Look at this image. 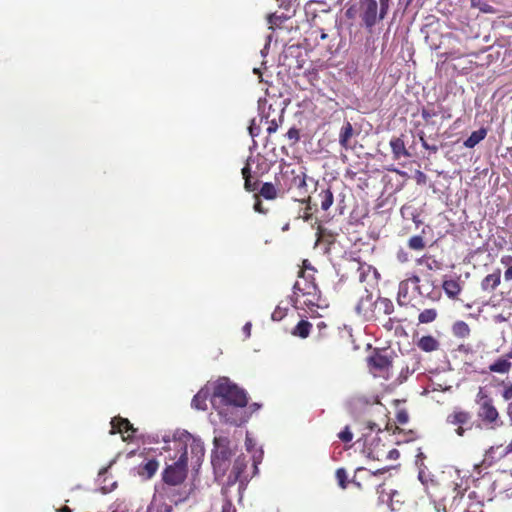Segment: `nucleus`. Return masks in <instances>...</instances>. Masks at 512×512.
Returning a JSON list of instances; mask_svg holds the SVG:
<instances>
[{
    "mask_svg": "<svg viewBox=\"0 0 512 512\" xmlns=\"http://www.w3.org/2000/svg\"><path fill=\"white\" fill-rule=\"evenodd\" d=\"M255 199L256 201L254 203V210L258 213L266 214L268 210L263 207L262 202L257 194L255 195Z\"/></svg>",
    "mask_w": 512,
    "mask_h": 512,
    "instance_id": "603ef678",
    "label": "nucleus"
},
{
    "mask_svg": "<svg viewBox=\"0 0 512 512\" xmlns=\"http://www.w3.org/2000/svg\"><path fill=\"white\" fill-rule=\"evenodd\" d=\"M397 258L400 262H406L408 261V255L404 251H399L397 254Z\"/></svg>",
    "mask_w": 512,
    "mask_h": 512,
    "instance_id": "052dcab7",
    "label": "nucleus"
},
{
    "mask_svg": "<svg viewBox=\"0 0 512 512\" xmlns=\"http://www.w3.org/2000/svg\"><path fill=\"white\" fill-rule=\"evenodd\" d=\"M159 468V462L156 459H149L137 467V473L143 479H151Z\"/></svg>",
    "mask_w": 512,
    "mask_h": 512,
    "instance_id": "a211bd4d",
    "label": "nucleus"
},
{
    "mask_svg": "<svg viewBox=\"0 0 512 512\" xmlns=\"http://www.w3.org/2000/svg\"><path fill=\"white\" fill-rule=\"evenodd\" d=\"M257 187H258V181L252 182L251 178L244 180V188L246 191L254 192L255 190H257Z\"/></svg>",
    "mask_w": 512,
    "mask_h": 512,
    "instance_id": "3c124183",
    "label": "nucleus"
},
{
    "mask_svg": "<svg viewBox=\"0 0 512 512\" xmlns=\"http://www.w3.org/2000/svg\"><path fill=\"white\" fill-rule=\"evenodd\" d=\"M232 509V504L230 501H227L224 505H223V511L222 512H230V510Z\"/></svg>",
    "mask_w": 512,
    "mask_h": 512,
    "instance_id": "0e129e2a",
    "label": "nucleus"
},
{
    "mask_svg": "<svg viewBox=\"0 0 512 512\" xmlns=\"http://www.w3.org/2000/svg\"><path fill=\"white\" fill-rule=\"evenodd\" d=\"M426 264L429 270H437L440 269L441 263L436 259H432L430 256L424 255L423 257L417 259V264Z\"/></svg>",
    "mask_w": 512,
    "mask_h": 512,
    "instance_id": "c9c22d12",
    "label": "nucleus"
},
{
    "mask_svg": "<svg viewBox=\"0 0 512 512\" xmlns=\"http://www.w3.org/2000/svg\"><path fill=\"white\" fill-rule=\"evenodd\" d=\"M502 397L504 398V400L512 399V384L504 389Z\"/></svg>",
    "mask_w": 512,
    "mask_h": 512,
    "instance_id": "6e6d98bb",
    "label": "nucleus"
},
{
    "mask_svg": "<svg viewBox=\"0 0 512 512\" xmlns=\"http://www.w3.org/2000/svg\"><path fill=\"white\" fill-rule=\"evenodd\" d=\"M501 263L508 266V268L504 272L505 280H507V281L512 280V257L511 256L502 257Z\"/></svg>",
    "mask_w": 512,
    "mask_h": 512,
    "instance_id": "79ce46f5",
    "label": "nucleus"
},
{
    "mask_svg": "<svg viewBox=\"0 0 512 512\" xmlns=\"http://www.w3.org/2000/svg\"><path fill=\"white\" fill-rule=\"evenodd\" d=\"M276 182L282 192L294 190L299 197L307 194L306 173L302 167L282 169Z\"/></svg>",
    "mask_w": 512,
    "mask_h": 512,
    "instance_id": "39448f33",
    "label": "nucleus"
},
{
    "mask_svg": "<svg viewBox=\"0 0 512 512\" xmlns=\"http://www.w3.org/2000/svg\"><path fill=\"white\" fill-rule=\"evenodd\" d=\"M394 319L393 318H389L387 323L384 324V326L387 328V329H392L393 325H394Z\"/></svg>",
    "mask_w": 512,
    "mask_h": 512,
    "instance_id": "338daca9",
    "label": "nucleus"
},
{
    "mask_svg": "<svg viewBox=\"0 0 512 512\" xmlns=\"http://www.w3.org/2000/svg\"><path fill=\"white\" fill-rule=\"evenodd\" d=\"M287 18L284 15H277V14H269L267 16V22L269 24V29L275 30L276 28L280 27L281 24L286 20Z\"/></svg>",
    "mask_w": 512,
    "mask_h": 512,
    "instance_id": "f704fd0d",
    "label": "nucleus"
},
{
    "mask_svg": "<svg viewBox=\"0 0 512 512\" xmlns=\"http://www.w3.org/2000/svg\"><path fill=\"white\" fill-rule=\"evenodd\" d=\"M321 292L315 283L312 275H306L304 269L298 274V280L293 286L291 301L296 309H308L313 311L315 307H320L319 301Z\"/></svg>",
    "mask_w": 512,
    "mask_h": 512,
    "instance_id": "7ed1b4c3",
    "label": "nucleus"
},
{
    "mask_svg": "<svg viewBox=\"0 0 512 512\" xmlns=\"http://www.w3.org/2000/svg\"><path fill=\"white\" fill-rule=\"evenodd\" d=\"M356 12H357L356 8L354 6H351L346 10L345 15L347 18L352 19L355 17Z\"/></svg>",
    "mask_w": 512,
    "mask_h": 512,
    "instance_id": "13d9d810",
    "label": "nucleus"
},
{
    "mask_svg": "<svg viewBox=\"0 0 512 512\" xmlns=\"http://www.w3.org/2000/svg\"><path fill=\"white\" fill-rule=\"evenodd\" d=\"M487 135V130L485 128H480L476 131H473L471 135L464 141V146L467 148H473L478 143H480Z\"/></svg>",
    "mask_w": 512,
    "mask_h": 512,
    "instance_id": "393cba45",
    "label": "nucleus"
},
{
    "mask_svg": "<svg viewBox=\"0 0 512 512\" xmlns=\"http://www.w3.org/2000/svg\"><path fill=\"white\" fill-rule=\"evenodd\" d=\"M512 364L505 358H499L489 366V370L495 373H508Z\"/></svg>",
    "mask_w": 512,
    "mask_h": 512,
    "instance_id": "cd10ccee",
    "label": "nucleus"
},
{
    "mask_svg": "<svg viewBox=\"0 0 512 512\" xmlns=\"http://www.w3.org/2000/svg\"><path fill=\"white\" fill-rule=\"evenodd\" d=\"M507 414L509 415V417L512 420V403H509V405L507 407Z\"/></svg>",
    "mask_w": 512,
    "mask_h": 512,
    "instance_id": "774afa93",
    "label": "nucleus"
},
{
    "mask_svg": "<svg viewBox=\"0 0 512 512\" xmlns=\"http://www.w3.org/2000/svg\"><path fill=\"white\" fill-rule=\"evenodd\" d=\"M498 449H502V450H501V452H500V454H499V457H504V456H506V455H508V454L512 453V441H511L507 446H505V447H502V446H498V447H496V448L491 447V448L487 451L486 456H489V455H491V454L495 453Z\"/></svg>",
    "mask_w": 512,
    "mask_h": 512,
    "instance_id": "a19ab883",
    "label": "nucleus"
},
{
    "mask_svg": "<svg viewBox=\"0 0 512 512\" xmlns=\"http://www.w3.org/2000/svg\"><path fill=\"white\" fill-rule=\"evenodd\" d=\"M442 110L441 106H435L433 103H428L426 106H424L421 110L422 118L425 120L426 123H431V119L433 117H436L440 114Z\"/></svg>",
    "mask_w": 512,
    "mask_h": 512,
    "instance_id": "a878e982",
    "label": "nucleus"
},
{
    "mask_svg": "<svg viewBox=\"0 0 512 512\" xmlns=\"http://www.w3.org/2000/svg\"><path fill=\"white\" fill-rule=\"evenodd\" d=\"M245 467H246L245 463L240 458H238L235 461V463L233 465V469H232V473L234 474L235 481L237 480L239 475L243 472Z\"/></svg>",
    "mask_w": 512,
    "mask_h": 512,
    "instance_id": "37998d69",
    "label": "nucleus"
},
{
    "mask_svg": "<svg viewBox=\"0 0 512 512\" xmlns=\"http://www.w3.org/2000/svg\"><path fill=\"white\" fill-rule=\"evenodd\" d=\"M363 452L372 460L381 461L386 457L387 447L378 435H364Z\"/></svg>",
    "mask_w": 512,
    "mask_h": 512,
    "instance_id": "1a4fd4ad",
    "label": "nucleus"
},
{
    "mask_svg": "<svg viewBox=\"0 0 512 512\" xmlns=\"http://www.w3.org/2000/svg\"><path fill=\"white\" fill-rule=\"evenodd\" d=\"M279 192H282V189H279L277 184L275 186L270 182H265L261 186L258 196H261L266 200H274L278 197Z\"/></svg>",
    "mask_w": 512,
    "mask_h": 512,
    "instance_id": "4be33fe9",
    "label": "nucleus"
},
{
    "mask_svg": "<svg viewBox=\"0 0 512 512\" xmlns=\"http://www.w3.org/2000/svg\"><path fill=\"white\" fill-rule=\"evenodd\" d=\"M312 328V324L307 320H301L294 327L292 334L294 336H298L300 338H307L310 334V330Z\"/></svg>",
    "mask_w": 512,
    "mask_h": 512,
    "instance_id": "c85d7f7f",
    "label": "nucleus"
},
{
    "mask_svg": "<svg viewBox=\"0 0 512 512\" xmlns=\"http://www.w3.org/2000/svg\"><path fill=\"white\" fill-rule=\"evenodd\" d=\"M391 0H379L380 8H379V19L383 20L389 11Z\"/></svg>",
    "mask_w": 512,
    "mask_h": 512,
    "instance_id": "a18cd8bd",
    "label": "nucleus"
},
{
    "mask_svg": "<svg viewBox=\"0 0 512 512\" xmlns=\"http://www.w3.org/2000/svg\"><path fill=\"white\" fill-rule=\"evenodd\" d=\"M471 420V414L468 411L455 409L452 413H450L446 422L450 425L457 426L455 432L458 436L463 437L466 430L463 425L467 424Z\"/></svg>",
    "mask_w": 512,
    "mask_h": 512,
    "instance_id": "9b49d317",
    "label": "nucleus"
},
{
    "mask_svg": "<svg viewBox=\"0 0 512 512\" xmlns=\"http://www.w3.org/2000/svg\"><path fill=\"white\" fill-rule=\"evenodd\" d=\"M247 402L245 391L229 378L221 377L214 383L211 404L224 422L241 425L245 419L239 408H244Z\"/></svg>",
    "mask_w": 512,
    "mask_h": 512,
    "instance_id": "f03ea898",
    "label": "nucleus"
},
{
    "mask_svg": "<svg viewBox=\"0 0 512 512\" xmlns=\"http://www.w3.org/2000/svg\"><path fill=\"white\" fill-rule=\"evenodd\" d=\"M338 438L344 443L351 442L353 439V433L351 432L350 427L346 426L341 432H339Z\"/></svg>",
    "mask_w": 512,
    "mask_h": 512,
    "instance_id": "c03bdc74",
    "label": "nucleus"
},
{
    "mask_svg": "<svg viewBox=\"0 0 512 512\" xmlns=\"http://www.w3.org/2000/svg\"><path fill=\"white\" fill-rule=\"evenodd\" d=\"M399 457V451L397 449H387V454L384 459H396Z\"/></svg>",
    "mask_w": 512,
    "mask_h": 512,
    "instance_id": "5fc2aeb1",
    "label": "nucleus"
},
{
    "mask_svg": "<svg viewBox=\"0 0 512 512\" xmlns=\"http://www.w3.org/2000/svg\"><path fill=\"white\" fill-rule=\"evenodd\" d=\"M230 441L227 437H215L212 464L216 469H224V465L232 456Z\"/></svg>",
    "mask_w": 512,
    "mask_h": 512,
    "instance_id": "0eeeda50",
    "label": "nucleus"
},
{
    "mask_svg": "<svg viewBox=\"0 0 512 512\" xmlns=\"http://www.w3.org/2000/svg\"><path fill=\"white\" fill-rule=\"evenodd\" d=\"M359 17L369 31L376 25L379 19L378 3L376 0L359 1Z\"/></svg>",
    "mask_w": 512,
    "mask_h": 512,
    "instance_id": "6e6552de",
    "label": "nucleus"
},
{
    "mask_svg": "<svg viewBox=\"0 0 512 512\" xmlns=\"http://www.w3.org/2000/svg\"><path fill=\"white\" fill-rule=\"evenodd\" d=\"M471 6L483 13H494L495 9L486 0H471Z\"/></svg>",
    "mask_w": 512,
    "mask_h": 512,
    "instance_id": "72a5a7b5",
    "label": "nucleus"
},
{
    "mask_svg": "<svg viewBox=\"0 0 512 512\" xmlns=\"http://www.w3.org/2000/svg\"><path fill=\"white\" fill-rule=\"evenodd\" d=\"M367 361L368 365L377 371H385L392 366L391 359L387 355L378 352L368 357Z\"/></svg>",
    "mask_w": 512,
    "mask_h": 512,
    "instance_id": "4468645a",
    "label": "nucleus"
},
{
    "mask_svg": "<svg viewBox=\"0 0 512 512\" xmlns=\"http://www.w3.org/2000/svg\"><path fill=\"white\" fill-rule=\"evenodd\" d=\"M475 402L478 406L477 417L486 428L495 430L503 425L493 399L485 392L483 387H479Z\"/></svg>",
    "mask_w": 512,
    "mask_h": 512,
    "instance_id": "20e7f679",
    "label": "nucleus"
},
{
    "mask_svg": "<svg viewBox=\"0 0 512 512\" xmlns=\"http://www.w3.org/2000/svg\"><path fill=\"white\" fill-rule=\"evenodd\" d=\"M243 330H244L246 336L249 337L250 331H251V323H246L243 327Z\"/></svg>",
    "mask_w": 512,
    "mask_h": 512,
    "instance_id": "e2e57ef3",
    "label": "nucleus"
},
{
    "mask_svg": "<svg viewBox=\"0 0 512 512\" xmlns=\"http://www.w3.org/2000/svg\"><path fill=\"white\" fill-rule=\"evenodd\" d=\"M419 282H420V278L419 276L417 275H411L410 277L402 280L400 283H399V287H398V293H397V302L400 306H407L408 304H410L411 300H412V297H411V293H410V287L413 286V289L415 291H417V293L420 295V296H427V297H430L432 300H437L439 299L440 297V294L438 293V295L436 296H432L431 293H424L422 290H421V287L419 285Z\"/></svg>",
    "mask_w": 512,
    "mask_h": 512,
    "instance_id": "423d86ee",
    "label": "nucleus"
},
{
    "mask_svg": "<svg viewBox=\"0 0 512 512\" xmlns=\"http://www.w3.org/2000/svg\"><path fill=\"white\" fill-rule=\"evenodd\" d=\"M426 181V175L421 172V171H417V183H425Z\"/></svg>",
    "mask_w": 512,
    "mask_h": 512,
    "instance_id": "680f3d73",
    "label": "nucleus"
},
{
    "mask_svg": "<svg viewBox=\"0 0 512 512\" xmlns=\"http://www.w3.org/2000/svg\"><path fill=\"white\" fill-rule=\"evenodd\" d=\"M110 512H133L125 500H117L110 506Z\"/></svg>",
    "mask_w": 512,
    "mask_h": 512,
    "instance_id": "e433bc0d",
    "label": "nucleus"
},
{
    "mask_svg": "<svg viewBox=\"0 0 512 512\" xmlns=\"http://www.w3.org/2000/svg\"><path fill=\"white\" fill-rule=\"evenodd\" d=\"M390 147L392 150L393 158L395 160L400 159L401 157H410V153L405 147V143L400 137H393L390 140Z\"/></svg>",
    "mask_w": 512,
    "mask_h": 512,
    "instance_id": "aec40b11",
    "label": "nucleus"
},
{
    "mask_svg": "<svg viewBox=\"0 0 512 512\" xmlns=\"http://www.w3.org/2000/svg\"><path fill=\"white\" fill-rule=\"evenodd\" d=\"M374 403H370L363 397L354 398L351 401V409L353 413L356 415L360 410H364L366 414H371Z\"/></svg>",
    "mask_w": 512,
    "mask_h": 512,
    "instance_id": "b1692460",
    "label": "nucleus"
},
{
    "mask_svg": "<svg viewBox=\"0 0 512 512\" xmlns=\"http://www.w3.org/2000/svg\"><path fill=\"white\" fill-rule=\"evenodd\" d=\"M374 311L376 319H379L380 316H388L393 313L394 304L388 298L379 297L374 302Z\"/></svg>",
    "mask_w": 512,
    "mask_h": 512,
    "instance_id": "f3484780",
    "label": "nucleus"
},
{
    "mask_svg": "<svg viewBox=\"0 0 512 512\" xmlns=\"http://www.w3.org/2000/svg\"><path fill=\"white\" fill-rule=\"evenodd\" d=\"M241 173H242V176H243L244 180L248 179V178H252V176H251V167H250V164L248 162L242 168Z\"/></svg>",
    "mask_w": 512,
    "mask_h": 512,
    "instance_id": "864d4df0",
    "label": "nucleus"
},
{
    "mask_svg": "<svg viewBox=\"0 0 512 512\" xmlns=\"http://www.w3.org/2000/svg\"><path fill=\"white\" fill-rule=\"evenodd\" d=\"M367 428H368L371 432H373V431H375V430H377V432H381L380 427H379L376 423L372 422L371 420H368V421H367Z\"/></svg>",
    "mask_w": 512,
    "mask_h": 512,
    "instance_id": "bf43d9fd",
    "label": "nucleus"
},
{
    "mask_svg": "<svg viewBox=\"0 0 512 512\" xmlns=\"http://www.w3.org/2000/svg\"><path fill=\"white\" fill-rule=\"evenodd\" d=\"M286 137L291 141V144H295L299 140V130L292 127L286 133Z\"/></svg>",
    "mask_w": 512,
    "mask_h": 512,
    "instance_id": "49530a36",
    "label": "nucleus"
},
{
    "mask_svg": "<svg viewBox=\"0 0 512 512\" xmlns=\"http://www.w3.org/2000/svg\"><path fill=\"white\" fill-rule=\"evenodd\" d=\"M442 288L450 299H457L462 291V285L460 278H449L444 279L442 283Z\"/></svg>",
    "mask_w": 512,
    "mask_h": 512,
    "instance_id": "2eb2a0df",
    "label": "nucleus"
},
{
    "mask_svg": "<svg viewBox=\"0 0 512 512\" xmlns=\"http://www.w3.org/2000/svg\"><path fill=\"white\" fill-rule=\"evenodd\" d=\"M321 209L327 211L334 202L333 192L330 188L322 189L319 194Z\"/></svg>",
    "mask_w": 512,
    "mask_h": 512,
    "instance_id": "bb28decb",
    "label": "nucleus"
},
{
    "mask_svg": "<svg viewBox=\"0 0 512 512\" xmlns=\"http://www.w3.org/2000/svg\"><path fill=\"white\" fill-rule=\"evenodd\" d=\"M384 485L383 484H379L377 486V493L380 494V498L382 499V501H384V499L382 498V494L384 493Z\"/></svg>",
    "mask_w": 512,
    "mask_h": 512,
    "instance_id": "69168bd1",
    "label": "nucleus"
},
{
    "mask_svg": "<svg viewBox=\"0 0 512 512\" xmlns=\"http://www.w3.org/2000/svg\"><path fill=\"white\" fill-rule=\"evenodd\" d=\"M111 434L119 433L124 441L132 440L135 437L137 429L133 427L130 421L120 416L111 420Z\"/></svg>",
    "mask_w": 512,
    "mask_h": 512,
    "instance_id": "9d476101",
    "label": "nucleus"
},
{
    "mask_svg": "<svg viewBox=\"0 0 512 512\" xmlns=\"http://www.w3.org/2000/svg\"><path fill=\"white\" fill-rule=\"evenodd\" d=\"M416 346L423 352H434L440 348L439 341L432 335L422 336L417 342Z\"/></svg>",
    "mask_w": 512,
    "mask_h": 512,
    "instance_id": "6ab92c4d",
    "label": "nucleus"
},
{
    "mask_svg": "<svg viewBox=\"0 0 512 512\" xmlns=\"http://www.w3.org/2000/svg\"><path fill=\"white\" fill-rule=\"evenodd\" d=\"M438 317V311L436 308L424 309L418 315L419 324H429L434 322Z\"/></svg>",
    "mask_w": 512,
    "mask_h": 512,
    "instance_id": "c756f323",
    "label": "nucleus"
},
{
    "mask_svg": "<svg viewBox=\"0 0 512 512\" xmlns=\"http://www.w3.org/2000/svg\"><path fill=\"white\" fill-rule=\"evenodd\" d=\"M173 450L175 454L172 458L176 461L167 465L162 473L164 485L159 489V497L168 498L169 502L177 505L189 496V490L181 487L187 477L188 460L190 458L192 462L199 464L204 457L205 449L200 440L187 434L173 441Z\"/></svg>",
    "mask_w": 512,
    "mask_h": 512,
    "instance_id": "f257e3e1",
    "label": "nucleus"
},
{
    "mask_svg": "<svg viewBox=\"0 0 512 512\" xmlns=\"http://www.w3.org/2000/svg\"><path fill=\"white\" fill-rule=\"evenodd\" d=\"M372 298V293H370L366 287H363V292L355 306V310L358 315H367V313L371 310L372 305H374Z\"/></svg>",
    "mask_w": 512,
    "mask_h": 512,
    "instance_id": "dca6fc26",
    "label": "nucleus"
},
{
    "mask_svg": "<svg viewBox=\"0 0 512 512\" xmlns=\"http://www.w3.org/2000/svg\"><path fill=\"white\" fill-rule=\"evenodd\" d=\"M299 201L301 203L306 204L304 213L302 215L303 220L306 222L311 221L313 218L312 207L310 205L311 197L310 196H308V197L302 196L301 199H299Z\"/></svg>",
    "mask_w": 512,
    "mask_h": 512,
    "instance_id": "58836bf2",
    "label": "nucleus"
},
{
    "mask_svg": "<svg viewBox=\"0 0 512 512\" xmlns=\"http://www.w3.org/2000/svg\"><path fill=\"white\" fill-rule=\"evenodd\" d=\"M335 477L337 479L338 485L342 489H346L348 485V475L347 471L344 468H338L335 473Z\"/></svg>",
    "mask_w": 512,
    "mask_h": 512,
    "instance_id": "ea45409f",
    "label": "nucleus"
},
{
    "mask_svg": "<svg viewBox=\"0 0 512 512\" xmlns=\"http://www.w3.org/2000/svg\"><path fill=\"white\" fill-rule=\"evenodd\" d=\"M286 309H282L280 307H276V309L273 311L272 313V319L274 321H280L284 318V316L286 315Z\"/></svg>",
    "mask_w": 512,
    "mask_h": 512,
    "instance_id": "09e8293b",
    "label": "nucleus"
},
{
    "mask_svg": "<svg viewBox=\"0 0 512 512\" xmlns=\"http://www.w3.org/2000/svg\"><path fill=\"white\" fill-rule=\"evenodd\" d=\"M396 420L401 425L406 424L409 420L408 413L404 410L398 411L396 414Z\"/></svg>",
    "mask_w": 512,
    "mask_h": 512,
    "instance_id": "8fccbe9b",
    "label": "nucleus"
},
{
    "mask_svg": "<svg viewBox=\"0 0 512 512\" xmlns=\"http://www.w3.org/2000/svg\"><path fill=\"white\" fill-rule=\"evenodd\" d=\"M408 246L412 250H423L425 248V241L422 236L415 235L408 240Z\"/></svg>",
    "mask_w": 512,
    "mask_h": 512,
    "instance_id": "4c0bfd02",
    "label": "nucleus"
},
{
    "mask_svg": "<svg viewBox=\"0 0 512 512\" xmlns=\"http://www.w3.org/2000/svg\"><path fill=\"white\" fill-rule=\"evenodd\" d=\"M452 332L458 338H467L470 335V327L464 321H457L452 326Z\"/></svg>",
    "mask_w": 512,
    "mask_h": 512,
    "instance_id": "7c9ffc66",
    "label": "nucleus"
},
{
    "mask_svg": "<svg viewBox=\"0 0 512 512\" xmlns=\"http://www.w3.org/2000/svg\"><path fill=\"white\" fill-rule=\"evenodd\" d=\"M111 464L107 467H104L102 468L99 473H98V481L102 484H106V480H107V474H108V471H109V468H110ZM116 486V482H112L110 484H107V485H104L102 487V489L104 491H111L114 487Z\"/></svg>",
    "mask_w": 512,
    "mask_h": 512,
    "instance_id": "473e14b6",
    "label": "nucleus"
},
{
    "mask_svg": "<svg viewBox=\"0 0 512 512\" xmlns=\"http://www.w3.org/2000/svg\"><path fill=\"white\" fill-rule=\"evenodd\" d=\"M278 129V124L275 120L271 121L269 123V126L267 127V133L270 135L272 133H275Z\"/></svg>",
    "mask_w": 512,
    "mask_h": 512,
    "instance_id": "4d7b16f0",
    "label": "nucleus"
},
{
    "mask_svg": "<svg viewBox=\"0 0 512 512\" xmlns=\"http://www.w3.org/2000/svg\"><path fill=\"white\" fill-rule=\"evenodd\" d=\"M165 500H169L168 498H160L159 490L157 494L154 496L152 506L156 507V512H172V502L166 503Z\"/></svg>",
    "mask_w": 512,
    "mask_h": 512,
    "instance_id": "2f4dec72",
    "label": "nucleus"
},
{
    "mask_svg": "<svg viewBox=\"0 0 512 512\" xmlns=\"http://www.w3.org/2000/svg\"><path fill=\"white\" fill-rule=\"evenodd\" d=\"M382 473H383V470H381V469H378L375 472H371L365 468L360 467L355 471L354 477L351 480V482L359 490H363L367 486L366 485L367 483L372 484L373 479L377 475L382 474Z\"/></svg>",
    "mask_w": 512,
    "mask_h": 512,
    "instance_id": "f8f14e48",
    "label": "nucleus"
},
{
    "mask_svg": "<svg viewBox=\"0 0 512 512\" xmlns=\"http://www.w3.org/2000/svg\"><path fill=\"white\" fill-rule=\"evenodd\" d=\"M353 132L354 131H353L352 124L349 121L345 122L344 125L342 126V128L340 130V134H339V143L342 148H344V149L350 148L349 141L353 136Z\"/></svg>",
    "mask_w": 512,
    "mask_h": 512,
    "instance_id": "5701e85b",
    "label": "nucleus"
},
{
    "mask_svg": "<svg viewBox=\"0 0 512 512\" xmlns=\"http://www.w3.org/2000/svg\"><path fill=\"white\" fill-rule=\"evenodd\" d=\"M211 398L209 390L206 388L200 389L193 397L191 406L196 410L205 411L207 409V400Z\"/></svg>",
    "mask_w": 512,
    "mask_h": 512,
    "instance_id": "412c9836",
    "label": "nucleus"
},
{
    "mask_svg": "<svg viewBox=\"0 0 512 512\" xmlns=\"http://www.w3.org/2000/svg\"><path fill=\"white\" fill-rule=\"evenodd\" d=\"M501 284V270L495 269L493 273L485 276L480 284L482 291L491 293Z\"/></svg>",
    "mask_w": 512,
    "mask_h": 512,
    "instance_id": "ddd939ff",
    "label": "nucleus"
},
{
    "mask_svg": "<svg viewBox=\"0 0 512 512\" xmlns=\"http://www.w3.org/2000/svg\"><path fill=\"white\" fill-rule=\"evenodd\" d=\"M419 139H420L421 145H422V147H423L424 149H426V150H430V151H432L433 153H436V152L438 151V147H437V146H435V145H434V146H430V145L427 143V141H426V139H425V137H424V133H423V132H421V133L419 134Z\"/></svg>",
    "mask_w": 512,
    "mask_h": 512,
    "instance_id": "de8ad7c7",
    "label": "nucleus"
}]
</instances>
